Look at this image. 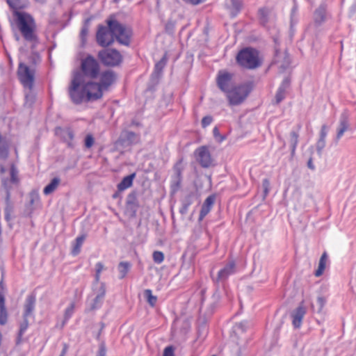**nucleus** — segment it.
<instances>
[{
	"mask_svg": "<svg viewBox=\"0 0 356 356\" xmlns=\"http://www.w3.org/2000/svg\"><path fill=\"white\" fill-rule=\"evenodd\" d=\"M182 179L172 177L170 187L172 192L175 193L180 188Z\"/></svg>",
	"mask_w": 356,
	"mask_h": 356,
	"instance_id": "79ce46f5",
	"label": "nucleus"
},
{
	"mask_svg": "<svg viewBox=\"0 0 356 356\" xmlns=\"http://www.w3.org/2000/svg\"><path fill=\"white\" fill-rule=\"evenodd\" d=\"M17 77L25 89H33L35 72L24 63H19L17 72Z\"/></svg>",
	"mask_w": 356,
	"mask_h": 356,
	"instance_id": "39448f33",
	"label": "nucleus"
},
{
	"mask_svg": "<svg viewBox=\"0 0 356 356\" xmlns=\"http://www.w3.org/2000/svg\"><path fill=\"white\" fill-rule=\"evenodd\" d=\"M10 181L13 184H17L19 181L18 170L15 164H12L10 168Z\"/></svg>",
	"mask_w": 356,
	"mask_h": 356,
	"instance_id": "a19ab883",
	"label": "nucleus"
},
{
	"mask_svg": "<svg viewBox=\"0 0 356 356\" xmlns=\"http://www.w3.org/2000/svg\"><path fill=\"white\" fill-rule=\"evenodd\" d=\"M213 297L214 298H216L217 300H219V299H220V293H219L218 291H216L214 293V294H213Z\"/></svg>",
	"mask_w": 356,
	"mask_h": 356,
	"instance_id": "69168bd1",
	"label": "nucleus"
},
{
	"mask_svg": "<svg viewBox=\"0 0 356 356\" xmlns=\"http://www.w3.org/2000/svg\"><path fill=\"white\" fill-rule=\"evenodd\" d=\"M227 9L232 17H236L241 11L242 3L241 0H230L229 3H227Z\"/></svg>",
	"mask_w": 356,
	"mask_h": 356,
	"instance_id": "cd10ccee",
	"label": "nucleus"
},
{
	"mask_svg": "<svg viewBox=\"0 0 356 356\" xmlns=\"http://www.w3.org/2000/svg\"><path fill=\"white\" fill-rule=\"evenodd\" d=\"M29 327L28 318H23V322L20 324L19 330L16 339V344L19 345L22 342V336Z\"/></svg>",
	"mask_w": 356,
	"mask_h": 356,
	"instance_id": "473e14b6",
	"label": "nucleus"
},
{
	"mask_svg": "<svg viewBox=\"0 0 356 356\" xmlns=\"http://www.w3.org/2000/svg\"><path fill=\"white\" fill-rule=\"evenodd\" d=\"M104 264L102 262H97L95 265V270L97 273H100L104 269Z\"/></svg>",
	"mask_w": 356,
	"mask_h": 356,
	"instance_id": "bf43d9fd",
	"label": "nucleus"
},
{
	"mask_svg": "<svg viewBox=\"0 0 356 356\" xmlns=\"http://www.w3.org/2000/svg\"><path fill=\"white\" fill-rule=\"evenodd\" d=\"M56 134L60 137L65 143H67L69 147H74L73 140L74 134L72 129L70 127H57L55 130Z\"/></svg>",
	"mask_w": 356,
	"mask_h": 356,
	"instance_id": "2eb2a0df",
	"label": "nucleus"
},
{
	"mask_svg": "<svg viewBox=\"0 0 356 356\" xmlns=\"http://www.w3.org/2000/svg\"><path fill=\"white\" fill-rule=\"evenodd\" d=\"M262 185L264 188L265 195H266L268 193L269 186H270V182H269L268 179H264L263 180Z\"/></svg>",
	"mask_w": 356,
	"mask_h": 356,
	"instance_id": "13d9d810",
	"label": "nucleus"
},
{
	"mask_svg": "<svg viewBox=\"0 0 356 356\" xmlns=\"http://www.w3.org/2000/svg\"><path fill=\"white\" fill-rule=\"evenodd\" d=\"M236 61L241 67L254 70L261 65L259 51L252 47H246L241 49L236 56Z\"/></svg>",
	"mask_w": 356,
	"mask_h": 356,
	"instance_id": "f03ea898",
	"label": "nucleus"
},
{
	"mask_svg": "<svg viewBox=\"0 0 356 356\" xmlns=\"http://www.w3.org/2000/svg\"><path fill=\"white\" fill-rule=\"evenodd\" d=\"M75 308V303L74 302H71L70 305L65 309L64 313V318L63 321V325H64L72 316Z\"/></svg>",
	"mask_w": 356,
	"mask_h": 356,
	"instance_id": "f704fd0d",
	"label": "nucleus"
},
{
	"mask_svg": "<svg viewBox=\"0 0 356 356\" xmlns=\"http://www.w3.org/2000/svg\"><path fill=\"white\" fill-rule=\"evenodd\" d=\"M94 293L95 296L104 298L106 295V286L105 284L102 282L99 286L94 287Z\"/></svg>",
	"mask_w": 356,
	"mask_h": 356,
	"instance_id": "58836bf2",
	"label": "nucleus"
},
{
	"mask_svg": "<svg viewBox=\"0 0 356 356\" xmlns=\"http://www.w3.org/2000/svg\"><path fill=\"white\" fill-rule=\"evenodd\" d=\"M81 69L83 76L90 79H96L99 74V64L98 61L91 55H88L85 58L82 59Z\"/></svg>",
	"mask_w": 356,
	"mask_h": 356,
	"instance_id": "6e6552de",
	"label": "nucleus"
},
{
	"mask_svg": "<svg viewBox=\"0 0 356 356\" xmlns=\"http://www.w3.org/2000/svg\"><path fill=\"white\" fill-rule=\"evenodd\" d=\"M232 75L228 72H223L218 75L217 84L218 88L223 92H227L229 90Z\"/></svg>",
	"mask_w": 356,
	"mask_h": 356,
	"instance_id": "5701e85b",
	"label": "nucleus"
},
{
	"mask_svg": "<svg viewBox=\"0 0 356 356\" xmlns=\"http://www.w3.org/2000/svg\"><path fill=\"white\" fill-rule=\"evenodd\" d=\"M107 23L111 27L114 40L115 39L120 44L129 46L132 36L131 29L115 19L108 20Z\"/></svg>",
	"mask_w": 356,
	"mask_h": 356,
	"instance_id": "20e7f679",
	"label": "nucleus"
},
{
	"mask_svg": "<svg viewBox=\"0 0 356 356\" xmlns=\"http://www.w3.org/2000/svg\"><path fill=\"white\" fill-rule=\"evenodd\" d=\"M325 140L318 138L316 145V151L318 155H321L323 149L325 147Z\"/></svg>",
	"mask_w": 356,
	"mask_h": 356,
	"instance_id": "de8ad7c7",
	"label": "nucleus"
},
{
	"mask_svg": "<svg viewBox=\"0 0 356 356\" xmlns=\"http://www.w3.org/2000/svg\"><path fill=\"white\" fill-rule=\"evenodd\" d=\"M10 191L9 188L6 189V195L5 197V209H4V218L7 222H10L13 218L14 205L10 200Z\"/></svg>",
	"mask_w": 356,
	"mask_h": 356,
	"instance_id": "412c9836",
	"label": "nucleus"
},
{
	"mask_svg": "<svg viewBox=\"0 0 356 356\" xmlns=\"http://www.w3.org/2000/svg\"><path fill=\"white\" fill-rule=\"evenodd\" d=\"M106 348L104 343H101L99 346V350L97 356H106Z\"/></svg>",
	"mask_w": 356,
	"mask_h": 356,
	"instance_id": "6e6d98bb",
	"label": "nucleus"
},
{
	"mask_svg": "<svg viewBox=\"0 0 356 356\" xmlns=\"http://www.w3.org/2000/svg\"><path fill=\"white\" fill-rule=\"evenodd\" d=\"M138 207L139 203L137 199V193L132 191L127 197L125 212L130 217H135Z\"/></svg>",
	"mask_w": 356,
	"mask_h": 356,
	"instance_id": "ddd939ff",
	"label": "nucleus"
},
{
	"mask_svg": "<svg viewBox=\"0 0 356 356\" xmlns=\"http://www.w3.org/2000/svg\"><path fill=\"white\" fill-rule=\"evenodd\" d=\"M236 273V264L234 260H229L226 265L221 268L217 275V277H212L216 283L224 282L228 277Z\"/></svg>",
	"mask_w": 356,
	"mask_h": 356,
	"instance_id": "9d476101",
	"label": "nucleus"
},
{
	"mask_svg": "<svg viewBox=\"0 0 356 356\" xmlns=\"http://www.w3.org/2000/svg\"><path fill=\"white\" fill-rule=\"evenodd\" d=\"M131 264L129 261H120L118 264V269L120 273L119 278L124 279L130 270Z\"/></svg>",
	"mask_w": 356,
	"mask_h": 356,
	"instance_id": "7c9ffc66",
	"label": "nucleus"
},
{
	"mask_svg": "<svg viewBox=\"0 0 356 356\" xmlns=\"http://www.w3.org/2000/svg\"><path fill=\"white\" fill-rule=\"evenodd\" d=\"M327 135V127L326 124H323V125H322L321 131H320L319 138L325 140Z\"/></svg>",
	"mask_w": 356,
	"mask_h": 356,
	"instance_id": "4d7b16f0",
	"label": "nucleus"
},
{
	"mask_svg": "<svg viewBox=\"0 0 356 356\" xmlns=\"http://www.w3.org/2000/svg\"><path fill=\"white\" fill-rule=\"evenodd\" d=\"M249 323L247 321H241L236 325V327L241 330L242 332H245L248 327Z\"/></svg>",
	"mask_w": 356,
	"mask_h": 356,
	"instance_id": "5fc2aeb1",
	"label": "nucleus"
},
{
	"mask_svg": "<svg viewBox=\"0 0 356 356\" xmlns=\"http://www.w3.org/2000/svg\"><path fill=\"white\" fill-rule=\"evenodd\" d=\"M167 61L168 58L166 54H165L161 58V60L155 64L154 73H156L158 75L160 74L162 72L165 66L166 65Z\"/></svg>",
	"mask_w": 356,
	"mask_h": 356,
	"instance_id": "72a5a7b5",
	"label": "nucleus"
},
{
	"mask_svg": "<svg viewBox=\"0 0 356 356\" xmlns=\"http://www.w3.org/2000/svg\"><path fill=\"white\" fill-rule=\"evenodd\" d=\"M144 295L147 298V301L148 304L151 307H154L156 301H157V297L152 295V292L151 289H146L144 291Z\"/></svg>",
	"mask_w": 356,
	"mask_h": 356,
	"instance_id": "e433bc0d",
	"label": "nucleus"
},
{
	"mask_svg": "<svg viewBox=\"0 0 356 356\" xmlns=\"http://www.w3.org/2000/svg\"><path fill=\"white\" fill-rule=\"evenodd\" d=\"M100 273H95V282L96 284H99V281L100 280Z\"/></svg>",
	"mask_w": 356,
	"mask_h": 356,
	"instance_id": "e2e57ef3",
	"label": "nucleus"
},
{
	"mask_svg": "<svg viewBox=\"0 0 356 356\" xmlns=\"http://www.w3.org/2000/svg\"><path fill=\"white\" fill-rule=\"evenodd\" d=\"M195 198V194L193 192H191L186 195L181 200V207L179 208V213L181 215H185L188 213L189 207L193 203Z\"/></svg>",
	"mask_w": 356,
	"mask_h": 356,
	"instance_id": "b1692460",
	"label": "nucleus"
},
{
	"mask_svg": "<svg viewBox=\"0 0 356 356\" xmlns=\"http://www.w3.org/2000/svg\"><path fill=\"white\" fill-rule=\"evenodd\" d=\"M83 82V76L81 72L75 73L69 88V95L71 100L76 104H79L85 100L87 101Z\"/></svg>",
	"mask_w": 356,
	"mask_h": 356,
	"instance_id": "7ed1b4c3",
	"label": "nucleus"
},
{
	"mask_svg": "<svg viewBox=\"0 0 356 356\" xmlns=\"http://www.w3.org/2000/svg\"><path fill=\"white\" fill-rule=\"evenodd\" d=\"M8 319V313L5 304L0 305V324L5 325Z\"/></svg>",
	"mask_w": 356,
	"mask_h": 356,
	"instance_id": "a18cd8bd",
	"label": "nucleus"
},
{
	"mask_svg": "<svg viewBox=\"0 0 356 356\" xmlns=\"http://www.w3.org/2000/svg\"><path fill=\"white\" fill-rule=\"evenodd\" d=\"M29 91L25 95V104L31 106L36 100V95L33 90L28 89Z\"/></svg>",
	"mask_w": 356,
	"mask_h": 356,
	"instance_id": "c9c22d12",
	"label": "nucleus"
},
{
	"mask_svg": "<svg viewBox=\"0 0 356 356\" xmlns=\"http://www.w3.org/2000/svg\"><path fill=\"white\" fill-rule=\"evenodd\" d=\"M83 86L87 95V101L97 100L102 97V88L98 83L83 82Z\"/></svg>",
	"mask_w": 356,
	"mask_h": 356,
	"instance_id": "f8f14e48",
	"label": "nucleus"
},
{
	"mask_svg": "<svg viewBox=\"0 0 356 356\" xmlns=\"http://www.w3.org/2000/svg\"><path fill=\"white\" fill-rule=\"evenodd\" d=\"M268 10L266 8H261L259 10V20L262 25H266L268 22Z\"/></svg>",
	"mask_w": 356,
	"mask_h": 356,
	"instance_id": "4c0bfd02",
	"label": "nucleus"
},
{
	"mask_svg": "<svg viewBox=\"0 0 356 356\" xmlns=\"http://www.w3.org/2000/svg\"><path fill=\"white\" fill-rule=\"evenodd\" d=\"M98 58L106 66L115 67L120 65L123 60L122 54L115 49H104L99 51Z\"/></svg>",
	"mask_w": 356,
	"mask_h": 356,
	"instance_id": "0eeeda50",
	"label": "nucleus"
},
{
	"mask_svg": "<svg viewBox=\"0 0 356 356\" xmlns=\"http://www.w3.org/2000/svg\"><path fill=\"white\" fill-rule=\"evenodd\" d=\"M131 124L134 126H140V123L138 122H136V120H132Z\"/></svg>",
	"mask_w": 356,
	"mask_h": 356,
	"instance_id": "338daca9",
	"label": "nucleus"
},
{
	"mask_svg": "<svg viewBox=\"0 0 356 356\" xmlns=\"http://www.w3.org/2000/svg\"><path fill=\"white\" fill-rule=\"evenodd\" d=\"M6 1L13 10V15L15 17V24L23 38L28 42L38 43L37 26L34 18L28 13L18 10L22 8L21 0H6Z\"/></svg>",
	"mask_w": 356,
	"mask_h": 356,
	"instance_id": "f257e3e1",
	"label": "nucleus"
},
{
	"mask_svg": "<svg viewBox=\"0 0 356 356\" xmlns=\"http://www.w3.org/2000/svg\"><path fill=\"white\" fill-rule=\"evenodd\" d=\"M172 29V24H167L166 26H165V29L166 31H169L170 29Z\"/></svg>",
	"mask_w": 356,
	"mask_h": 356,
	"instance_id": "774afa93",
	"label": "nucleus"
},
{
	"mask_svg": "<svg viewBox=\"0 0 356 356\" xmlns=\"http://www.w3.org/2000/svg\"><path fill=\"white\" fill-rule=\"evenodd\" d=\"M307 167L312 170H315V165L313 163L312 158H310L307 162Z\"/></svg>",
	"mask_w": 356,
	"mask_h": 356,
	"instance_id": "680f3d73",
	"label": "nucleus"
},
{
	"mask_svg": "<svg viewBox=\"0 0 356 356\" xmlns=\"http://www.w3.org/2000/svg\"><path fill=\"white\" fill-rule=\"evenodd\" d=\"M138 136L133 131L125 132V140L129 143H136L138 140Z\"/></svg>",
	"mask_w": 356,
	"mask_h": 356,
	"instance_id": "c03bdc74",
	"label": "nucleus"
},
{
	"mask_svg": "<svg viewBox=\"0 0 356 356\" xmlns=\"http://www.w3.org/2000/svg\"><path fill=\"white\" fill-rule=\"evenodd\" d=\"M163 356H175V348L172 346L165 348Z\"/></svg>",
	"mask_w": 356,
	"mask_h": 356,
	"instance_id": "864d4df0",
	"label": "nucleus"
},
{
	"mask_svg": "<svg viewBox=\"0 0 356 356\" xmlns=\"http://www.w3.org/2000/svg\"><path fill=\"white\" fill-rule=\"evenodd\" d=\"M5 304V298L3 294L0 292V305Z\"/></svg>",
	"mask_w": 356,
	"mask_h": 356,
	"instance_id": "0e129e2a",
	"label": "nucleus"
},
{
	"mask_svg": "<svg viewBox=\"0 0 356 356\" xmlns=\"http://www.w3.org/2000/svg\"><path fill=\"white\" fill-rule=\"evenodd\" d=\"M104 300V298L95 296V298L90 305V310H95L99 309L103 304Z\"/></svg>",
	"mask_w": 356,
	"mask_h": 356,
	"instance_id": "37998d69",
	"label": "nucleus"
},
{
	"mask_svg": "<svg viewBox=\"0 0 356 356\" xmlns=\"http://www.w3.org/2000/svg\"><path fill=\"white\" fill-rule=\"evenodd\" d=\"M213 134L215 139L220 143L225 140V137L220 135L219 129L217 127L213 128Z\"/></svg>",
	"mask_w": 356,
	"mask_h": 356,
	"instance_id": "8fccbe9b",
	"label": "nucleus"
},
{
	"mask_svg": "<svg viewBox=\"0 0 356 356\" xmlns=\"http://www.w3.org/2000/svg\"><path fill=\"white\" fill-rule=\"evenodd\" d=\"M250 92L246 84H241L234 87L227 92V97L230 106H237L244 102Z\"/></svg>",
	"mask_w": 356,
	"mask_h": 356,
	"instance_id": "423d86ee",
	"label": "nucleus"
},
{
	"mask_svg": "<svg viewBox=\"0 0 356 356\" xmlns=\"http://www.w3.org/2000/svg\"><path fill=\"white\" fill-rule=\"evenodd\" d=\"M153 260L156 264H161L164 260V254L161 251H154L152 254Z\"/></svg>",
	"mask_w": 356,
	"mask_h": 356,
	"instance_id": "49530a36",
	"label": "nucleus"
},
{
	"mask_svg": "<svg viewBox=\"0 0 356 356\" xmlns=\"http://www.w3.org/2000/svg\"><path fill=\"white\" fill-rule=\"evenodd\" d=\"M88 33V28L87 26H84L82 27L80 32V38L81 40L82 45H83L86 42V37Z\"/></svg>",
	"mask_w": 356,
	"mask_h": 356,
	"instance_id": "09e8293b",
	"label": "nucleus"
},
{
	"mask_svg": "<svg viewBox=\"0 0 356 356\" xmlns=\"http://www.w3.org/2000/svg\"><path fill=\"white\" fill-rule=\"evenodd\" d=\"M68 350V345L65 343L63 344V350L61 351V353L59 356H65Z\"/></svg>",
	"mask_w": 356,
	"mask_h": 356,
	"instance_id": "052dcab7",
	"label": "nucleus"
},
{
	"mask_svg": "<svg viewBox=\"0 0 356 356\" xmlns=\"http://www.w3.org/2000/svg\"><path fill=\"white\" fill-rule=\"evenodd\" d=\"M95 140L91 134H88L85 138V146L86 148H90L94 144Z\"/></svg>",
	"mask_w": 356,
	"mask_h": 356,
	"instance_id": "3c124183",
	"label": "nucleus"
},
{
	"mask_svg": "<svg viewBox=\"0 0 356 356\" xmlns=\"http://www.w3.org/2000/svg\"><path fill=\"white\" fill-rule=\"evenodd\" d=\"M291 80L289 77H285L280 85L276 95H275V104H279L286 97L287 90L289 88Z\"/></svg>",
	"mask_w": 356,
	"mask_h": 356,
	"instance_id": "a211bd4d",
	"label": "nucleus"
},
{
	"mask_svg": "<svg viewBox=\"0 0 356 356\" xmlns=\"http://www.w3.org/2000/svg\"><path fill=\"white\" fill-rule=\"evenodd\" d=\"M213 122V118L211 115L204 116L202 120V127L205 128L210 125Z\"/></svg>",
	"mask_w": 356,
	"mask_h": 356,
	"instance_id": "603ef678",
	"label": "nucleus"
},
{
	"mask_svg": "<svg viewBox=\"0 0 356 356\" xmlns=\"http://www.w3.org/2000/svg\"><path fill=\"white\" fill-rule=\"evenodd\" d=\"M216 201V195H211L204 200L198 218V221L201 222L205 216L211 211Z\"/></svg>",
	"mask_w": 356,
	"mask_h": 356,
	"instance_id": "6ab92c4d",
	"label": "nucleus"
},
{
	"mask_svg": "<svg viewBox=\"0 0 356 356\" xmlns=\"http://www.w3.org/2000/svg\"><path fill=\"white\" fill-rule=\"evenodd\" d=\"M85 239H86L85 235H81V236H77L76 238L75 242L73 245V248L72 250V255L76 256L80 252L81 248Z\"/></svg>",
	"mask_w": 356,
	"mask_h": 356,
	"instance_id": "2f4dec72",
	"label": "nucleus"
},
{
	"mask_svg": "<svg viewBox=\"0 0 356 356\" xmlns=\"http://www.w3.org/2000/svg\"><path fill=\"white\" fill-rule=\"evenodd\" d=\"M181 163L182 161L180 160L174 165V175L172 177L182 179L183 167Z\"/></svg>",
	"mask_w": 356,
	"mask_h": 356,
	"instance_id": "ea45409f",
	"label": "nucleus"
},
{
	"mask_svg": "<svg viewBox=\"0 0 356 356\" xmlns=\"http://www.w3.org/2000/svg\"><path fill=\"white\" fill-rule=\"evenodd\" d=\"M328 256L326 252H324L319 260L318 266L317 270L315 271L314 275L316 277H320L323 275L326 266V262L327 261Z\"/></svg>",
	"mask_w": 356,
	"mask_h": 356,
	"instance_id": "c756f323",
	"label": "nucleus"
},
{
	"mask_svg": "<svg viewBox=\"0 0 356 356\" xmlns=\"http://www.w3.org/2000/svg\"><path fill=\"white\" fill-rule=\"evenodd\" d=\"M96 40L99 45L103 47H108L114 42L111 27L99 25L96 33Z\"/></svg>",
	"mask_w": 356,
	"mask_h": 356,
	"instance_id": "1a4fd4ad",
	"label": "nucleus"
},
{
	"mask_svg": "<svg viewBox=\"0 0 356 356\" xmlns=\"http://www.w3.org/2000/svg\"><path fill=\"white\" fill-rule=\"evenodd\" d=\"M307 312L305 307L302 305H300L296 308L291 314L292 318V325L296 329H298L301 327L302 319L305 317Z\"/></svg>",
	"mask_w": 356,
	"mask_h": 356,
	"instance_id": "dca6fc26",
	"label": "nucleus"
},
{
	"mask_svg": "<svg viewBox=\"0 0 356 356\" xmlns=\"http://www.w3.org/2000/svg\"><path fill=\"white\" fill-rule=\"evenodd\" d=\"M300 126H298L297 131H291L289 134V143L291 145V155L293 157L295 155L296 149L298 143L299 133Z\"/></svg>",
	"mask_w": 356,
	"mask_h": 356,
	"instance_id": "bb28decb",
	"label": "nucleus"
},
{
	"mask_svg": "<svg viewBox=\"0 0 356 356\" xmlns=\"http://www.w3.org/2000/svg\"><path fill=\"white\" fill-rule=\"evenodd\" d=\"M136 177V173H132L128 176L124 177L122 180L118 184L117 188L118 192H122L128 188L131 187L133 184V181Z\"/></svg>",
	"mask_w": 356,
	"mask_h": 356,
	"instance_id": "393cba45",
	"label": "nucleus"
},
{
	"mask_svg": "<svg viewBox=\"0 0 356 356\" xmlns=\"http://www.w3.org/2000/svg\"><path fill=\"white\" fill-rule=\"evenodd\" d=\"M275 63L279 65L281 71H284L290 65V57L286 52L282 53L276 50L275 55Z\"/></svg>",
	"mask_w": 356,
	"mask_h": 356,
	"instance_id": "4be33fe9",
	"label": "nucleus"
},
{
	"mask_svg": "<svg viewBox=\"0 0 356 356\" xmlns=\"http://www.w3.org/2000/svg\"><path fill=\"white\" fill-rule=\"evenodd\" d=\"M60 183V179L59 177L53 178L50 183L48 184L43 189V193L48 195L54 192Z\"/></svg>",
	"mask_w": 356,
	"mask_h": 356,
	"instance_id": "c85d7f7f",
	"label": "nucleus"
},
{
	"mask_svg": "<svg viewBox=\"0 0 356 356\" xmlns=\"http://www.w3.org/2000/svg\"><path fill=\"white\" fill-rule=\"evenodd\" d=\"M326 6L325 3H321L318 8L315 10L314 18L316 24H321L325 20Z\"/></svg>",
	"mask_w": 356,
	"mask_h": 356,
	"instance_id": "a878e982",
	"label": "nucleus"
},
{
	"mask_svg": "<svg viewBox=\"0 0 356 356\" xmlns=\"http://www.w3.org/2000/svg\"><path fill=\"white\" fill-rule=\"evenodd\" d=\"M35 301L36 298L35 295L30 294L27 296L24 303L23 318L33 317V311L35 309Z\"/></svg>",
	"mask_w": 356,
	"mask_h": 356,
	"instance_id": "aec40b11",
	"label": "nucleus"
},
{
	"mask_svg": "<svg viewBox=\"0 0 356 356\" xmlns=\"http://www.w3.org/2000/svg\"><path fill=\"white\" fill-rule=\"evenodd\" d=\"M117 75L112 70L103 72L100 76V81L98 83L103 90H107L116 80Z\"/></svg>",
	"mask_w": 356,
	"mask_h": 356,
	"instance_id": "f3484780",
	"label": "nucleus"
},
{
	"mask_svg": "<svg viewBox=\"0 0 356 356\" xmlns=\"http://www.w3.org/2000/svg\"><path fill=\"white\" fill-rule=\"evenodd\" d=\"M195 154L196 155L197 161L204 168H207L213 165V159L211 157L209 148L207 146H201L198 147Z\"/></svg>",
	"mask_w": 356,
	"mask_h": 356,
	"instance_id": "9b49d317",
	"label": "nucleus"
},
{
	"mask_svg": "<svg viewBox=\"0 0 356 356\" xmlns=\"http://www.w3.org/2000/svg\"><path fill=\"white\" fill-rule=\"evenodd\" d=\"M350 128L349 115L346 111H344L341 115L339 120V125L337 129V135L335 143L337 144L344 133Z\"/></svg>",
	"mask_w": 356,
	"mask_h": 356,
	"instance_id": "4468645a",
	"label": "nucleus"
}]
</instances>
